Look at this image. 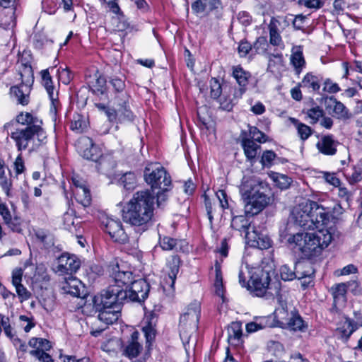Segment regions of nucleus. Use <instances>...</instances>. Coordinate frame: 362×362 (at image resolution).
Masks as SVG:
<instances>
[{
  "instance_id": "obj_41",
  "label": "nucleus",
  "mask_w": 362,
  "mask_h": 362,
  "mask_svg": "<svg viewBox=\"0 0 362 362\" xmlns=\"http://www.w3.org/2000/svg\"><path fill=\"white\" fill-rule=\"evenodd\" d=\"M76 198L83 206H87L90 204L91 196L90 190L86 187H81L74 192Z\"/></svg>"
},
{
  "instance_id": "obj_20",
  "label": "nucleus",
  "mask_w": 362,
  "mask_h": 362,
  "mask_svg": "<svg viewBox=\"0 0 362 362\" xmlns=\"http://www.w3.org/2000/svg\"><path fill=\"white\" fill-rule=\"evenodd\" d=\"M139 336L137 331L132 332L130 339L122 348V355L130 360L138 357L142 351V345L138 341Z\"/></svg>"
},
{
  "instance_id": "obj_59",
  "label": "nucleus",
  "mask_w": 362,
  "mask_h": 362,
  "mask_svg": "<svg viewBox=\"0 0 362 362\" xmlns=\"http://www.w3.org/2000/svg\"><path fill=\"white\" fill-rule=\"evenodd\" d=\"M323 90L331 93H335L339 92L340 88L338 84L334 83L329 79H327L325 82V86L323 88Z\"/></svg>"
},
{
  "instance_id": "obj_55",
  "label": "nucleus",
  "mask_w": 362,
  "mask_h": 362,
  "mask_svg": "<svg viewBox=\"0 0 362 362\" xmlns=\"http://www.w3.org/2000/svg\"><path fill=\"white\" fill-rule=\"evenodd\" d=\"M304 269L303 276H300V279L303 278H314L315 270L311 263L306 262L304 267H301Z\"/></svg>"
},
{
  "instance_id": "obj_49",
  "label": "nucleus",
  "mask_w": 362,
  "mask_h": 362,
  "mask_svg": "<svg viewBox=\"0 0 362 362\" xmlns=\"http://www.w3.org/2000/svg\"><path fill=\"white\" fill-rule=\"evenodd\" d=\"M308 117L311 119V124H315L318 122L320 117H322L324 115V111L320 107L317 106L309 109L307 111Z\"/></svg>"
},
{
  "instance_id": "obj_22",
  "label": "nucleus",
  "mask_w": 362,
  "mask_h": 362,
  "mask_svg": "<svg viewBox=\"0 0 362 362\" xmlns=\"http://www.w3.org/2000/svg\"><path fill=\"white\" fill-rule=\"evenodd\" d=\"M132 275L130 271H121L118 264L112 265L110 269V276L114 283L112 285L119 286L120 288L130 284L133 279Z\"/></svg>"
},
{
  "instance_id": "obj_31",
  "label": "nucleus",
  "mask_w": 362,
  "mask_h": 362,
  "mask_svg": "<svg viewBox=\"0 0 362 362\" xmlns=\"http://www.w3.org/2000/svg\"><path fill=\"white\" fill-rule=\"evenodd\" d=\"M354 330L353 321L349 318H346L341 326L337 329V334L341 339L346 341Z\"/></svg>"
},
{
  "instance_id": "obj_36",
  "label": "nucleus",
  "mask_w": 362,
  "mask_h": 362,
  "mask_svg": "<svg viewBox=\"0 0 362 362\" xmlns=\"http://www.w3.org/2000/svg\"><path fill=\"white\" fill-rule=\"evenodd\" d=\"M330 100H333L334 104L333 107V114L334 117L342 120H346L351 117V113L342 103L332 98H330Z\"/></svg>"
},
{
  "instance_id": "obj_5",
  "label": "nucleus",
  "mask_w": 362,
  "mask_h": 362,
  "mask_svg": "<svg viewBox=\"0 0 362 362\" xmlns=\"http://www.w3.org/2000/svg\"><path fill=\"white\" fill-rule=\"evenodd\" d=\"M275 271L272 264L250 268L248 264H242L238 274L239 283L246 287L256 296H264L269 286Z\"/></svg>"
},
{
  "instance_id": "obj_64",
  "label": "nucleus",
  "mask_w": 362,
  "mask_h": 362,
  "mask_svg": "<svg viewBox=\"0 0 362 362\" xmlns=\"http://www.w3.org/2000/svg\"><path fill=\"white\" fill-rule=\"evenodd\" d=\"M220 107L226 111H230L233 109V104L230 99H228L226 97H222L220 98Z\"/></svg>"
},
{
  "instance_id": "obj_26",
  "label": "nucleus",
  "mask_w": 362,
  "mask_h": 362,
  "mask_svg": "<svg viewBox=\"0 0 362 362\" xmlns=\"http://www.w3.org/2000/svg\"><path fill=\"white\" fill-rule=\"evenodd\" d=\"M242 324L233 322L228 328V341L230 345L239 346L242 344Z\"/></svg>"
},
{
  "instance_id": "obj_56",
  "label": "nucleus",
  "mask_w": 362,
  "mask_h": 362,
  "mask_svg": "<svg viewBox=\"0 0 362 362\" xmlns=\"http://www.w3.org/2000/svg\"><path fill=\"white\" fill-rule=\"evenodd\" d=\"M251 49L252 46L250 43L247 41H241L238 48L240 57H245Z\"/></svg>"
},
{
  "instance_id": "obj_29",
  "label": "nucleus",
  "mask_w": 362,
  "mask_h": 362,
  "mask_svg": "<svg viewBox=\"0 0 362 362\" xmlns=\"http://www.w3.org/2000/svg\"><path fill=\"white\" fill-rule=\"evenodd\" d=\"M276 295L278 297V301L279 303L280 307L276 308L274 313V317L279 323L281 327H284L287 321L291 317V313H288L286 309V303L283 302L279 298V289L276 286Z\"/></svg>"
},
{
  "instance_id": "obj_40",
  "label": "nucleus",
  "mask_w": 362,
  "mask_h": 362,
  "mask_svg": "<svg viewBox=\"0 0 362 362\" xmlns=\"http://www.w3.org/2000/svg\"><path fill=\"white\" fill-rule=\"evenodd\" d=\"M119 184L127 190H133L136 185V177L133 172H127L119 180Z\"/></svg>"
},
{
  "instance_id": "obj_39",
  "label": "nucleus",
  "mask_w": 362,
  "mask_h": 362,
  "mask_svg": "<svg viewBox=\"0 0 362 362\" xmlns=\"http://www.w3.org/2000/svg\"><path fill=\"white\" fill-rule=\"evenodd\" d=\"M233 74L238 84L241 86L240 91L243 93L245 91L244 87H245L248 83L250 74L244 71L241 67L237 66L233 69Z\"/></svg>"
},
{
  "instance_id": "obj_4",
  "label": "nucleus",
  "mask_w": 362,
  "mask_h": 362,
  "mask_svg": "<svg viewBox=\"0 0 362 362\" xmlns=\"http://www.w3.org/2000/svg\"><path fill=\"white\" fill-rule=\"evenodd\" d=\"M125 297L124 293L114 286H108L99 296H95L93 303L95 311L98 313V320L106 325L117 322Z\"/></svg>"
},
{
  "instance_id": "obj_43",
  "label": "nucleus",
  "mask_w": 362,
  "mask_h": 362,
  "mask_svg": "<svg viewBox=\"0 0 362 362\" xmlns=\"http://www.w3.org/2000/svg\"><path fill=\"white\" fill-rule=\"evenodd\" d=\"M273 180L276 186L281 189H288L291 183V178L280 173H275L273 176Z\"/></svg>"
},
{
  "instance_id": "obj_58",
  "label": "nucleus",
  "mask_w": 362,
  "mask_h": 362,
  "mask_svg": "<svg viewBox=\"0 0 362 362\" xmlns=\"http://www.w3.org/2000/svg\"><path fill=\"white\" fill-rule=\"evenodd\" d=\"M267 39L264 37H259L255 43L254 44V48L257 52H264L266 49V47H267Z\"/></svg>"
},
{
  "instance_id": "obj_50",
  "label": "nucleus",
  "mask_w": 362,
  "mask_h": 362,
  "mask_svg": "<svg viewBox=\"0 0 362 362\" xmlns=\"http://www.w3.org/2000/svg\"><path fill=\"white\" fill-rule=\"evenodd\" d=\"M5 224L13 231L16 233H21L22 229V221L18 216L9 218Z\"/></svg>"
},
{
  "instance_id": "obj_15",
  "label": "nucleus",
  "mask_w": 362,
  "mask_h": 362,
  "mask_svg": "<svg viewBox=\"0 0 362 362\" xmlns=\"http://www.w3.org/2000/svg\"><path fill=\"white\" fill-rule=\"evenodd\" d=\"M76 147L78 153L87 160L97 161L101 156L99 148L94 144L90 137H80L76 141Z\"/></svg>"
},
{
  "instance_id": "obj_62",
  "label": "nucleus",
  "mask_w": 362,
  "mask_h": 362,
  "mask_svg": "<svg viewBox=\"0 0 362 362\" xmlns=\"http://www.w3.org/2000/svg\"><path fill=\"white\" fill-rule=\"evenodd\" d=\"M269 66H272L275 63L282 64L283 55L281 53L269 54Z\"/></svg>"
},
{
  "instance_id": "obj_2",
  "label": "nucleus",
  "mask_w": 362,
  "mask_h": 362,
  "mask_svg": "<svg viewBox=\"0 0 362 362\" xmlns=\"http://www.w3.org/2000/svg\"><path fill=\"white\" fill-rule=\"evenodd\" d=\"M155 197L148 189L138 191L122 209L123 221L142 231L151 225Z\"/></svg>"
},
{
  "instance_id": "obj_57",
  "label": "nucleus",
  "mask_w": 362,
  "mask_h": 362,
  "mask_svg": "<svg viewBox=\"0 0 362 362\" xmlns=\"http://www.w3.org/2000/svg\"><path fill=\"white\" fill-rule=\"evenodd\" d=\"M216 197L219 200L220 205L223 209L228 208V202L227 199V194L224 190H218L216 192Z\"/></svg>"
},
{
  "instance_id": "obj_21",
  "label": "nucleus",
  "mask_w": 362,
  "mask_h": 362,
  "mask_svg": "<svg viewBox=\"0 0 362 362\" xmlns=\"http://www.w3.org/2000/svg\"><path fill=\"white\" fill-rule=\"evenodd\" d=\"M246 240L252 247L266 250L272 246V240L266 235L258 233L252 227L251 233H246Z\"/></svg>"
},
{
  "instance_id": "obj_1",
  "label": "nucleus",
  "mask_w": 362,
  "mask_h": 362,
  "mask_svg": "<svg viewBox=\"0 0 362 362\" xmlns=\"http://www.w3.org/2000/svg\"><path fill=\"white\" fill-rule=\"evenodd\" d=\"M15 120L20 127L15 128L10 136L18 151L28 150L31 153L46 142L47 134L42 128V121L37 116L28 112H21Z\"/></svg>"
},
{
  "instance_id": "obj_9",
  "label": "nucleus",
  "mask_w": 362,
  "mask_h": 362,
  "mask_svg": "<svg viewBox=\"0 0 362 362\" xmlns=\"http://www.w3.org/2000/svg\"><path fill=\"white\" fill-rule=\"evenodd\" d=\"M19 85L13 86L10 88V93L18 104L23 106L30 102V93L34 82L33 71L30 66L23 65L20 70Z\"/></svg>"
},
{
  "instance_id": "obj_48",
  "label": "nucleus",
  "mask_w": 362,
  "mask_h": 362,
  "mask_svg": "<svg viewBox=\"0 0 362 362\" xmlns=\"http://www.w3.org/2000/svg\"><path fill=\"white\" fill-rule=\"evenodd\" d=\"M210 95L214 99H218L221 97L222 87L218 79L212 78L210 81Z\"/></svg>"
},
{
  "instance_id": "obj_14",
  "label": "nucleus",
  "mask_w": 362,
  "mask_h": 362,
  "mask_svg": "<svg viewBox=\"0 0 362 362\" xmlns=\"http://www.w3.org/2000/svg\"><path fill=\"white\" fill-rule=\"evenodd\" d=\"M76 147L78 153L87 160L97 161L101 156L99 148L94 144L90 137H80L76 141Z\"/></svg>"
},
{
  "instance_id": "obj_11",
  "label": "nucleus",
  "mask_w": 362,
  "mask_h": 362,
  "mask_svg": "<svg viewBox=\"0 0 362 362\" xmlns=\"http://www.w3.org/2000/svg\"><path fill=\"white\" fill-rule=\"evenodd\" d=\"M109 286L118 288L119 291L126 294V297L124 298V302H144L148 297L150 291V286L148 283L143 279L132 281L128 290L120 288L119 286L110 285Z\"/></svg>"
},
{
  "instance_id": "obj_30",
  "label": "nucleus",
  "mask_w": 362,
  "mask_h": 362,
  "mask_svg": "<svg viewBox=\"0 0 362 362\" xmlns=\"http://www.w3.org/2000/svg\"><path fill=\"white\" fill-rule=\"evenodd\" d=\"M180 264V259L177 255L172 256L168 261V267L170 272L168 274V279L166 280L165 284L170 285L171 288L174 286L176 276L179 272Z\"/></svg>"
},
{
  "instance_id": "obj_42",
  "label": "nucleus",
  "mask_w": 362,
  "mask_h": 362,
  "mask_svg": "<svg viewBox=\"0 0 362 362\" xmlns=\"http://www.w3.org/2000/svg\"><path fill=\"white\" fill-rule=\"evenodd\" d=\"M280 276L284 281H292L296 279V272L294 267H292L288 264H284L280 267Z\"/></svg>"
},
{
  "instance_id": "obj_18",
  "label": "nucleus",
  "mask_w": 362,
  "mask_h": 362,
  "mask_svg": "<svg viewBox=\"0 0 362 362\" xmlns=\"http://www.w3.org/2000/svg\"><path fill=\"white\" fill-rule=\"evenodd\" d=\"M240 145L243 149L244 154L248 161L253 163L255 162L257 155L261 150L260 145L247 136L245 131H242L240 135Z\"/></svg>"
},
{
  "instance_id": "obj_24",
  "label": "nucleus",
  "mask_w": 362,
  "mask_h": 362,
  "mask_svg": "<svg viewBox=\"0 0 362 362\" xmlns=\"http://www.w3.org/2000/svg\"><path fill=\"white\" fill-rule=\"evenodd\" d=\"M351 284H354L356 286L355 282L340 283L332 286L330 291L334 298V306H337V304H344L346 302V293Z\"/></svg>"
},
{
  "instance_id": "obj_52",
  "label": "nucleus",
  "mask_w": 362,
  "mask_h": 362,
  "mask_svg": "<svg viewBox=\"0 0 362 362\" xmlns=\"http://www.w3.org/2000/svg\"><path fill=\"white\" fill-rule=\"evenodd\" d=\"M30 354L36 357L40 362H54L50 355L42 350H32Z\"/></svg>"
},
{
  "instance_id": "obj_33",
  "label": "nucleus",
  "mask_w": 362,
  "mask_h": 362,
  "mask_svg": "<svg viewBox=\"0 0 362 362\" xmlns=\"http://www.w3.org/2000/svg\"><path fill=\"white\" fill-rule=\"evenodd\" d=\"M96 79L95 82L90 87L91 90L93 94L98 96H104L105 97L107 95V79L105 76L102 75H95Z\"/></svg>"
},
{
  "instance_id": "obj_46",
  "label": "nucleus",
  "mask_w": 362,
  "mask_h": 362,
  "mask_svg": "<svg viewBox=\"0 0 362 362\" xmlns=\"http://www.w3.org/2000/svg\"><path fill=\"white\" fill-rule=\"evenodd\" d=\"M35 236L46 247H49L54 245L52 235L42 230H38L35 232Z\"/></svg>"
},
{
  "instance_id": "obj_45",
  "label": "nucleus",
  "mask_w": 362,
  "mask_h": 362,
  "mask_svg": "<svg viewBox=\"0 0 362 362\" xmlns=\"http://www.w3.org/2000/svg\"><path fill=\"white\" fill-rule=\"evenodd\" d=\"M70 127L73 131L81 133L86 128V122L81 115H76L74 116Z\"/></svg>"
},
{
  "instance_id": "obj_38",
  "label": "nucleus",
  "mask_w": 362,
  "mask_h": 362,
  "mask_svg": "<svg viewBox=\"0 0 362 362\" xmlns=\"http://www.w3.org/2000/svg\"><path fill=\"white\" fill-rule=\"evenodd\" d=\"M81 284V281L76 278L69 277L66 279L65 284L62 288L65 292L76 297L81 296L79 286Z\"/></svg>"
},
{
  "instance_id": "obj_37",
  "label": "nucleus",
  "mask_w": 362,
  "mask_h": 362,
  "mask_svg": "<svg viewBox=\"0 0 362 362\" xmlns=\"http://www.w3.org/2000/svg\"><path fill=\"white\" fill-rule=\"evenodd\" d=\"M129 100L124 104H115L118 107V121L119 122H132L134 115L129 108Z\"/></svg>"
},
{
  "instance_id": "obj_7",
  "label": "nucleus",
  "mask_w": 362,
  "mask_h": 362,
  "mask_svg": "<svg viewBox=\"0 0 362 362\" xmlns=\"http://www.w3.org/2000/svg\"><path fill=\"white\" fill-rule=\"evenodd\" d=\"M240 192L245 202L246 215L253 216L258 214L272 202L267 186L253 179L243 182Z\"/></svg>"
},
{
  "instance_id": "obj_35",
  "label": "nucleus",
  "mask_w": 362,
  "mask_h": 362,
  "mask_svg": "<svg viewBox=\"0 0 362 362\" xmlns=\"http://www.w3.org/2000/svg\"><path fill=\"white\" fill-rule=\"evenodd\" d=\"M286 327L293 331H304L307 325L298 314L291 312V317L284 326Z\"/></svg>"
},
{
  "instance_id": "obj_3",
  "label": "nucleus",
  "mask_w": 362,
  "mask_h": 362,
  "mask_svg": "<svg viewBox=\"0 0 362 362\" xmlns=\"http://www.w3.org/2000/svg\"><path fill=\"white\" fill-rule=\"evenodd\" d=\"M329 217L328 209L308 199L293 209L290 221L294 226L303 230H313L326 226Z\"/></svg>"
},
{
  "instance_id": "obj_32",
  "label": "nucleus",
  "mask_w": 362,
  "mask_h": 362,
  "mask_svg": "<svg viewBox=\"0 0 362 362\" xmlns=\"http://www.w3.org/2000/svg\"><path fill=\"white\" fill-rule=\"evenodd\" d=\"M321 79L313 75L312 73H308L303 78L302 81L299 83V86L303 88H310L313 91H317L320 88Z\"/></svg>"
},
{
  "instance_id": "obj_25",
  "label": "nucleus",
  "mask_w": 362,
  "mask_h": 362,
  "mask_svg": "<svg viewBox=\"0 0 362 362\" xmlns=\"http://www.w3.org/2000/svg\"><path fill=\"white\" fill-rule=\"evenodd\" d=\"M41 76H42V85L45 88L49 99L52 102V105L56 111L57 109V105L59 103V101L57 100V92H54V87L53 86V82L52 80V77L49 74V72L48 69L42 70L41 71Z\"/></svg>"
},
{
  "instance_id": "obj_28",
  "label": "nucleus",
  "mask_w": 362,
  "mask_h": 362,
  "mask_svg": "<svg viewBox=\"0 0 362 362\" xmlns=\"http://www.w3.org/2000/svg\"><path fill=\"white\" fill-rule=\"evenodd\" d=\"M230 226L234 230L244 233L245 239L246 233H251L252 230L250 229H252L251 222L243 215L233 216L231 220Z\"/></svg>"
},
{
  "instance_id": "obj_8",
  "label": "nucleus",
  "mask_w": 362,
  "mask_h": 362,
  "mask_svg": "<svg viewBox=\"0 0 362 362\" xmlns=\"http://www.w3.org/2000/svg\"><path fill=\"white\" fill-rule=\"evenodd\" d=\"M201 315V305L198 302L191 303L181 315L179 324L180 337L184 344H189L192 336L198 328Z\"/></svg>"
},
{
  "instance_id": "obj_27",
  "label": "nucleus",
  "mask_w": 362,
  "mask_h": 362,
  "mask_svg": "<svg viewBox=\"0 0 362 362\" xmlns=\"http://www.w3.org/2000/svg\"><path fill=\"white\" fill-rule=\"evenodd\" d=\"M291 55V63L294 67L296 74L299 75L305 66V61L303 54L301 46H295L292 48Z\"/></svg>"
},
{
  "instance_id": "obj_53",
  "label": "nucleus",
  "mask_w": 362,
  "mask_h": 362,
  "mask_svg": "<svg viewBox=\"0 0 362 362\" xmlns=\"http://www.w3.org/2000/svg\"><path fill=\"white\" fill-rule=\"evenodd\" d=\"M0 185L5 191L6 194L9 195V190L11 186V182L6 177L4 168H0Z\"/></svg>"
},
{
  "instance_id": "obj_10",
  "label": "nucleus",
  "mask_w": 362,
  "mask_h": 362,
  "mask_svg": "<svg viewBox=\"0 0 362 362\" xmlns=\"http://www.w3.org/2000/svg\"><path fill=\"white\" fill-rule=\"evenodd\" d=\"M144 180L153 189H166L171 185V177L158 164L150 163L144 170Z\"/></svg>"
},
{
  "instance_id": "obj_19",
  "label": "nucleus",
  "mask_w": 362,
  "mask_h": 362,
  "mask_svg": "<svg viewBox=\"0 0 362 362\" xmlns=\"http://www.w3.org/2000/svg\"><path fill=\"white\" fill-rule=\"evenodd\" d=\"M339 142L334 139L331 134L323 135L316 144V148L320 153L325 156H334L337 151Z\"/></svg>"
},
{
  "instance_id": "obj_47",
  "label": "nucleus",
  "mask_w": 362,
  "mask_h": 362,
  "mask_svg": "<svg viewBox=\"0 0 362 362\" xmlns=\"http://www.w3.org/2000/svg\"><path fill=\"white\" fill-rule=\"evenodd\" d=\"M276 157L277 156L274 151L267 150L263 152L260 162L264 167L270 168L274 164V160Z\"/></svg>"
},
{
  "instance_id": "obj_44",
  "label": "nucleus",
  "mask_w": 362,
  "mask_h": 362,
  "mask_svg": "<svg viewBox=\"0 0 362 362\" xmlns=\"http://www.w3.org/2000/svg\"><path fill=\"white\" fill-rule=\"evenodd\" d=\"M248 127L249 133L247 134V136L250 139L260 144L267 141V136L264 133L259 131L256 127L249 125Z\"/></svg>"
},
{
  "instance_id": "obj_34",
  "label": "nucleus",
  "mask_w": 362,
  "mask_h": 362,
  "mask_svg": "<svg viewBox=\"0 0 362 362\" xmlns=\"http://www.w3.org/2000/svg\"><path fill=\"white\" fill-rule=\"evenodd\" d=\"M290 121L295 126L298 135L303 141L307 140L312 135L313 129L309 126L293 117H291Z\"/></svg>"
},
{
  "instance_id": "obj_12",
  "label": "nucleus",
  "mask_w": 362,
  "mask_h": 362,
  "mask_svg": "<svg viewBox=\"0 0 362 362\" xmlns=\"http://www.w3.org/2000/svg\"><path fill=\"white\" fill-rule=\"evenodd\" d=\"M102 224L105 232L110 235L114 241L121 244H125L128 242L129 237L119 219L106 217L102 221Z\"/></svg>"
},
{
  "instance_id": "obj_13",
  "label": "nucleus",
  "mask_w": 362,
  "mask_h": 362,
  "mask_svg": "<svg viewBox=\"0 0 362 362\" xmlns=\"http://www.w3.org/2000/svg\"><path fill=\"white\" fill-rule=\"evenodd\" d=\"M76 147L78 153L87 160L97 161L101 156L99 148L94 144L90 137H80L76 141Z\"/></svg>"
},
{
  "instance_id": "obj_51",
  "label": "nucleus",
  "mask_w": 362,
  "mask_h": 362,
  "mask_svg": "<svg viewBox=\"0 0 362 362\" xmlns=\"http://www.w3.org/2000/svg\"><path fill=\"white\" fill-rule=\"evenodd\" d=\"M159 243L163 250H171L177 245V240L168 236H165L163 238H160Z\"/></svg>"
},
{
  "instance_id": "obj_63",
  "label": "nucleus",
  "mask_w": 362,
  "mask_h": 362,
  "mask_svg": "<svg viewBox=\"0 0 362 362\" xmlns=\"http://www.w3.org/2000/svg\"><path fill=\"white\" fill-rule=\"evenodd\" d=\"M142 330L148 342L151 341L155 337V330L151 325L148 324L144 326Z\"/></svg>"
},
{
  "instance_id": "obj_16",
  "label": "nucleus",
  "mask_w": 362,
  "mask_h": 362,
  "mask_svg": "<svg viewBox=\"0 0 362 362\" xmlns=\"http://www.w3.org/2000/svg\"><path fill=\"white\" fill-rule=\"evenodd\" d=\"M80 266L81 262L76 255L64 253L58 259L57 271L63 274H72Z\"/></svg>"
},
{
  "instance_id": "obj_23",
  "label": "nucleus",
  "mask_w": 362,
  "mask_h": 362,
  "mask_svg": "<svg viewBox=\"0 0 362 362\" xmlns=\"http://www.w3.org/2000/svg\"><path fill=\"white\" fill-rule=\"evenodd\" d=\"M23 271L21 269H16L12 273V284L15 286L16 293L21 301L26 300L31 296L30 291L21 284Z\"/></svg>"
},
{
  "instance_id": "obj_17",
  "label": "nucleus",
  "mask_w": 362,
  "mask_h": 362,
  "mask_svg": "<svg viewBox=\"0 0 362 362\" xmlns=\"http://www.w3.org/2000/svg\"><path fill=\"white\" fill-rule=\"evenodd\" d=\"M109 83L115 93V104H124L129 100L130 96L126 91L124 77L112 76L110 78Z\"/></svg>"
},
{
  "instance_id": "obj_54",
  "label": "nucleus",
  "mask_w": 362,
  "mask_h": 362,
  "mask_svg": "<svg viewBox=\"0 0 362 362\" xmlns=\"http://www.w3.org/2000/svg\"><path fill=\"white\" fill-rule=\"evenodd\" d=\"M298 4L308 8H320L323 6L321 0H298Z\"/></svg>"
},
{
  "instance_id": "obj_6",
  "label": "nucleus",
  "mask_w": 362,
  "mask_h": 362,
  "mask_svg": "<svg viewBox=\"0 0 362 362\" xmlns=\"http://www.w3.org/2000/svg\"><path fill=\"white\" fill-rule=\"evenodd\" d=\"M332 240L330 231L327 228H319L314 233H297L291 235L287 241L307 257L319 255Z\"/></svg>"
},
{
  "instance_id": "obj_61",
  "label": "nucleus",
  "mask_w": 362,
  "mask_h": 362,
  "mask_svg": "<svg viewBox=\"0 0 362 362\" xmlns=\"http://www.w3.org/2000/svg\"><path fill=\"white\" fill-rule=\"evenodd\" d=\"M324 177L327 182L334 187H339L340 185L341 182L339 179L336 177L334 173H326Z\"/></svg>"
},
{
  "instance_id": "obj_60",
  "label": "nucleus",
  "mask_w": 362,
  "mask_h": 362,
  "mask_svg": "<svg viewBox=\"0 0 362 362\" xmlns=\"http://www.w3.org/2000/svg\"><path fill=\"white\" fill-rule=\"evenodd\" d=\"M206 4L202 0H197L192 4V9L195 13H200L205 11Z\"/></svg>"
}]
</instances>
